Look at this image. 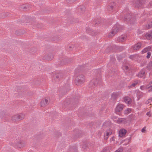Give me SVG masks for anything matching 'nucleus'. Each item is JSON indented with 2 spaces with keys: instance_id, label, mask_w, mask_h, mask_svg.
I'll list each match as a JSON object with an SVG mask.
<instances>
[{
  "instance_id": "393cba45",
  "label": "nucleus",
  "mask_w": 152,
  "mask_h": 152,
  "mask_svg": "<svg viewBox=\"0 0 152 152\" xmlns=\"http://www.w3.org/2000/svg\"><path fill=\"white\" fill-rule=\"evenodd\" d=\"M131 109L130 108H128L126 109L124 111V113L126 114H127L131 113Z\"/></svg>"
},
{
  "instance_id": "6e6552de",
  "label": "nucleus",
  "mask_w": 152,
  "mask_h": 152,
  "mask_svg": "<svg viewBox=\"0 0 152 152\" xmlns=\"http://www.w3.org/2000/svg\"><path fill=\"white\" fill-rule=\"evenodd\" d=\"M121 94V93L119 92H114L111 94V98L114 99H116Z\"/></svg>"
},
{
  "instance_id": "423d86ee",
  "label": "nucleus",
  "mask_w": 152,
  "mask_h": 152,
  "mask_svg": "<svg viewBox=\"0 0 152 152\" xmlns=\"http://www.w3.org/2000/svg\"><path fill=\"white\" fill-rule=\"evenodd\" d=\"M124 105L121 104H119L117 105L115 109V111L116 112H120L122 111L124 108Z\"/></svg>"
},
{
  "instance_id": "b1692460",
  "label": "nucleus",
  "mask_w": 152,
  "mask_h": 152,
  "mask_svg": "<svg viewBox=\"0 0 152 152\" xmlns=\"http://www.w3.org/2000/svg\"><path fill=\"white\" fill-rule=\"evenodd\" d=\"M152 67V61H151L149 62V63L148 64L147 66V68H148V69L150 70L151 69V68Z\"/></svg>"
},
{
  "instance_id": "c85d7f7f",
  "label": "nucleus",
  "mask_w": 152,
  "mask_h": 152,
  "mask_svg": "<svg viewBox=\"0 0 152 152\" xmlns=\"http://www.w3.org/2000/svg\"><path fill=\"white\" fill-rule=\"evenodd\" d=\"M151 27H152V21L149 24H148V26H147V28L148 29H149Z\"/></svg>"
},
{
  "instance_id": "e433bc0d",
  "label": "nucleus",
  "mask_w": 152,
  "mask_h": 152,
  "mask_svg": "<svg viewBox=\"0 0 152 152\" xmlns=\"http://www.w3.org/2000/svg\"><path fill=\"white\" fill-rule=\"evenodd\" d=\"M76 0H68V1H69V2H74Z\"/></svg>"
},
{
  "instance_id": "4c0bfd02",
  "label": "nucleus",
  "mask_w": 152,
  "mask_h": 152,
  "mask_svg": "<svg viewBox=\"0 0 152 152\" xmlns=\"http://www.w3.org/2000/svg\"><path fill=\"white\" fill-rule=\"evenodd\" d=\"M106 149H104L103 150V152H106Z\"/></svg>"
},
{
  "instance_id": "c756f323",
  "label": "nucleus",
  "mask_w": 152,
  "mask_h": 152,
  "mask_svg": "<svg viewBox=\"0 0 152 152\" xmlns=\"http://www.w3.org/2000/svg\"><path fill=\"white\" fill-rule=\"evenodd\" d=\"M123 69L124 70H127L128 69L129 67L128 66H124L123 67Z\"/></svg>"
},
{
  "instance_id": "9d476101",
  "label": "nucleus",
  "mask_w": 152,
  "mask_h": 152,
  "mask_svg": "<svg viewBox=\"0 0 152 152\" xmlns=\"http://www.w3.org/2000/svg\"><path fill=\"white\" fill-rule=\"evenodd\" d=\"M124 101L126 104H129L132 102L131 99L128 97H125L124 98Z\"/></svg>"
},
{
  "instance_id": "dca6fc26",
  "label": "nucleus",
  "mask_w": 152,
  "mask_h": 152,
  "mask_svg": "<svg viewBox=\"0 0 152 152\" xmlns=\"http://www.w3.org/2000/svg\"><path fill=\"white\" fill-rule=\"evenodd\" d=\"M141 47V43H137L133 47V49L134 50H137Z\"/></svg>"
},
{
  "instance_id": "2eb2a0df",
  "label": "nucleus",
  "mask_w": 152,
  "mask_h": 152,
  "mask_svg": "<svg viewBox=\"0 0 152 152\" xmlns=\"http://www.w3.org/2000/svg\"><path fill=\"white\" fill-rule=\"evenodd\" d=\"M129 141L130 139L129 138H127L121 141L120 142V144H121L125 142L124 144L123 145H126L129 144Z\"/></svg>"
},
{
  "instance_id": "a211bd4d",
  "label": "nucleus",
  "mask_w": 152,
  "mask_h": 152,
  "mask_svg": "<svg viewBox=\"0 0 152 152\" xmlns=\"http://www.w3.org/2000/svg\"><path fill=\"white\" fill-rule=\"evenodd\" d=\"M137 95L138 100H139L143 96V93L140 91H137Z\"/></svg>"
},
{
  "instance_id": "20e7f679",
  "label": "nucleus",
  "mask_w": 152,
  "mask_h": 152,
  "mask_svg": "<svg viewBox=\"0 0 152 152\" xmlns=\"http://www.w3.org/2000/svg\"><path fill=\"white\" fill-rule=\"evenodd\" d=\"M120 26L118 25L114 26L113 27V31L111 32V34L113 35L115 34L118 31Z\"/></svg>"
},
{
  "instance_id": "f03ea898",
  "label": "nucleus",
  "mask_w": 152,
  "mask_h": 152,
  "mask_svg": "<svg viewBox=\"0 0 152 152\" xmlns=\"http://www.w3.org/2000/svg\"><path fill=\"white\" fill-rule=\"evenodd\" d=\"M85 80L83 75H81L77 76L75 79V82L77 85H80L83 83Z\"/></svg>"
},
{
  "instance_id": "7ed1b4c3",
  "label": "nucleus",
  "mask_w": 152,
  "mask_h": 152,
  "mask_svg": "<svg viewBox=\"0 0 152 152\" xmlns=\"http://www.w3.org/2000/svg\"><path fill=\"white\" fill-rule=\"evenodd\" d=\"M49 99L48 98H45L42 99L40 103V106L42 107H44L49 104Z\"/></svg>"
},
{
  "instance_id": "4468645a",
  "label": "nucleus",
  "mask_w": 152,
  "mask_h": 152,
  "mask_svg": "<svg viewBox=\"0 0 152 152\" xmlns=\"http://www.w3.org/2000/svg\"><path fill=\"white\" fill-rule=\"evenodd\" d=\"M140 82V80H135L131 85L129 86L128 87L130 88L134 87L137 84H139Z\"/></svg>"
},
{
  "instance_id": "c9c22d12",
  "label": "nucleus",
  "mask_w": 152,
  "mask_h": 152,
  "mask_svg": "<svg viewBox=\"0 0 152 152\" xmlns=\"http://www.w3.org/2000/svg\"><path fill=\"white\" fill-rule=\"evenodd\" d=\"M114 140H115L114 137H113L110 139V142H112V141H114Z\"/></svg>"
},
{
  "instance_id": "cd10ccee",
  "label": "nucleus",
  "mask_w": 152,
  "mask_h": 152,
  "mask_svg": "<svg viewBox=\"0 0 152 152\" xmlns=\"http://www.w3.org/2000/svg\"><path fill=\"white\" fill-rule=\"evenodd\" d=\"M141 90H144L147 88V86L146 87L145 86H141L140 88Z\"/></svg>"
},
{
  "instance_id": "bb28decb",
  "label": "nucleus",
  "mask_w": 152,
  "mask_h": 152,
  "mask_svg": "<svg viewBox=\"0 0 152 152\" xmlns=\"http://www.w3.org/2000/svg\"><path fill=\"white\" fill-rule=\"evenodd\" d=\"M109 122H105L103 124L102 127L103 128H104L106 126H107L109 125Z\"/></svg>"
},
{
  "instance_id": "412c9836",
  "label": "nucleus",
  "mask_w": 152,
  "mask_h": 152,
  "mask_svg": "<svg viewBox=\"0 0 152 152\" xmlns=\"http://www.w3.org/2000/svg\"><path fill=\"white\" fill-rule=\"evenodd\" d=\"M147 88L149 89L148 91L149 92H150L152 91V81L149 83L148 85L147 86Z\"/></svg>"
},
{
  "instance_id": "4be33fe9",
  "label": "nucleus",
  "mask_w": 152,
  "mask_h": 152,
  "mask_svg": "<svg viewBox=\"0 0 152 152\" xmlns=\"http://www.w3.org/2000/svg\"><path fill=\"white\" fill-rule=\"evenodd\" d=\"M12 120L13 121H16L18 120L17 114L14 115L12 118Z\"/></svg>"
},
{
  "instance_id": "f3484780",
  "label": "nucleus",
  "mask_w": 152,
  "mask_h": 152,
  "mask_svg": "<svg viewBox=\"0 0 152 152\" xmlns=\"http://www.w3.org/2000/svg\"><path fill=\"white\" fill-rule=\"evenodd\" d=\"M146 38L148 39H150L152 37V32L151 31H149L145 35Z\"/></svg>"
},
{
  "instance_id": "f8f14e48",
  "label": "nucleus",
  "mask_w": 152,
  "mask_h": 152,
  "mask_svg": "<svg viewBox=\"0 0 152 152\" xmlns=\"http://www.w3.org/2000/svg\"><path fill=\"white\" fill-rule=\"evenodd\" d=\"M145 72V70L144 69H142L139 73L138 76L140 78H142L144 76Z\"/></svg>"
},
{
  "instance_id": "aec40b11",
  "label": "nucleus",
  "mask_w": 152,
  "mask_h": 152,
  "mask_svg": "<svg viewBox=\"0 0 152 152\" xmlns=\"http://www.w3.org/2000/svg\"><path fill=\"white\" fill-rule=\"evenodd\" d=\"M18 116V120H21L23 119L25 117L24 115L22 113L17 114Z\"/></svg>"
},
{
  "instance_id": "ddd939ff",
  "label": "nucleus",
  "mask_w": 152,
  "mask_h": 152,
  "mask_svg": "<svg viewBox=\"0 0 152 152\" xmlns=\"http://www.w3.org/2000/svg\"><path fill=\"white\" fill-rule=\"evenodd\" d=\"M126 121V119L125 118H119L116 121V122L118 124H121L125 123Z\"/></svg>"
},
{
  "instance_id": "6ab92c4d",
  "label": "nucleus",
  "mask_w": 152,
  "mask_h": 152,
  "mask_svg": "<svg viewBox=\"0 0 152 152\" xmlns=\"http://www.w3.org/2000/svg\"><path fill=\"white\" fill-rule=\"evenodd\" d=\"M115 5L114 3H112L111 4H110L108 7L107 9L108 11L112 12L113 8L114 6Z\"/></svg>"
},
{
  "instance_id": "58836bf2",
  "label": "nucleus",
  "mask_w": 152,
  "mask_h": 152,
  "mask_svg": "<svg viewBox=\"0 0 152 152\" xmlns=\"http://www.w3.org/2000/svg\"><path fill=\"white\" fill-rule=\"evenodd\" d=\"M119 56H118V60H119Z\"/></svg>"
},
{
  "instance_id": "2f4dec72",
  "label": "nucleus",
  "mask_w": 152,
  "mask_h": 152,
  "mask_svg": "<svg viewBox=\"0 0 152 152\" xmlns=\"http://www.w3.org/2000/svg\"><path fill=\"white\" fill-rule=\"evenodd\" d=\"M146 127H144L142 129L141 131L142 132H145L146 130Z\"/></svg>"
},
{
  "instance_id": "39448f33",
  "label": "nucleus",
  "mask_w": 152,
  "mask_h": 152,
  "mask_svg": "<svg viewBox=\"0 0 152 152\" xmlns=\"http://www.w3.org/2000/svg\"><path fill=\"white\" fill-rule=\"evenodd\" d=\"M112 133V131L111 129H107L105 133H104V138L105 140H107L109 136Z\"/></svg>"
},
{
  "instance_id": "7c9ffc66",
  "label": "nucleus",
  "mask_w": 152,
  "mask_h": 152,
  "mask_svg": "<svg viewBox=\"0 0 152 152\" xmlns=\"http://www.w3.org/2000/svg\"><path fill=\"white\" fill-rule=\"evenodd\" d=\"M147 55L146 56V57L148 58H149L150 57V56H151V53L150 52H148L147 53Z\"/></svg>"
},
{
  "instance_id": "0eeeda50",
  "label": "nucleus",
  "mask_w": 152,
  "mask_h": 152,
  "mask_svg": "<svg viewBox=\"0 0 152 152\" xmlns=\"http://www.w3.org/2000/svg\"><path fill=\"white\" fill-rule=\"evenodd\" d=\"M126 133V130L124 129H121L119 132V136L120 137H124Z\"/></svg>"
},
{
  "instance_id": "a878e982",
  "label": "nucleus",
  "mask_w": 152,
  "mask_h": 152,
  "mask_svg": "<svg viewBox=\"0 0 152 152\" xmlns=\"http://www.w3.org/2000/svg\"><path fill=\"white\" fill-rule=\"evenodd\" d=\"M150 49V48L149 47H147L145 48H144L142 51V52L143 53H144L147 52Z\"/></svg>"
},
{
  "instance_id": "473e14b6",
  "label": "nucleus",
  "mask_w": 152,
  "mask_h": 152,
  "mask_svg": "<svg viewBox=\"0 0 152 152\" xmlns=\"http://www.w3.org/2000/svg\"><path fill=\"white\" fill-rule=\"evenodd\" d=\"M82 10V13H83L85 11V7L84 6L83 7V8H81Z\"/></svg>"
},
{
  "instance_id": "a19ab883",
  "label": "nucleus",
  "mask_w": 152,
  "mask_h": 152,
  "mask_svg": "<svg viewBox=\"0 0 152 152\" xmlns=\"http://www.w3.org/2000/svg\"><path fill=\"white\" fill-rule=\"evenodd\" d=\"M151 104H150V105H151Z\"/></svg>"
},
{
  "instance_id": "72a5a7b5",
  "label": "nucleus",
  "mask_w": 152,
  "mask_h": 152,
  "mask_svg": "<svg viewBox=\"0 0 152 152\" xmlns=\"http://www.w3.org/2000/svg\"><path fill=\"white\" fill-rule=\"evenodd\" d=\"M122 149H118L115 152H122Z\"/></svg>"
},
{
  "instance_id": "f704fd0d",
  "label": "nucleus",
  "mask_w": 152,
  "mask_h": 152,
  "mask_svg": "<svg viewBox=\"0 0 152 152\" xmlns=\"http://www.w3.org/2000/svg\"><path fill=\"white\" fill-rule=\"evenodd\" d=\"M146 115H148V116L149 117H150L151 116V114L150 113V112H148L147 113H146Z\"/></svg>"
},
{
  "instance_id": "f257e3e1",
  "label": "nucleus",
  "mask_w": 152,
  "mask_h": 152,
  "mask_svg": "<svg viewBox=\"0 0 152 152\" xmlns=\"http://www.w3.org/2000/svg\"><path fill=\"white\" fill-rule=\"evenodd\" d=\"M15 148H21L25 145V143L19 139L16 140L15 141V143L13 145Z\"/></svg>"
},
{
  "instance_id": "1a4fd4ad",
  "label": "nucleus",
  "mask_w": 152,
  "mask_h": 152,
  "mask_svg": "<svg viewBox=\"0 0 152 152\" xmlns=\"http://www.w3.org/2000/svg\"><path fill=\"white\" fill-rule=\"evenodd\" d=\"M126 37L125 35H121L117 38V40L119 42H123L125 40Z\"/></svg>"
},
{
  "instance_id": "9b49d317",
  "label": "nucleus",
  "mask_w": 152,
  "mask_h": 152,
  "mask_svg": "<svg viewBox=\"0 0 152 152\" xmlns=\"http://www.w3.org/2000/svg\"><path fill=\"white\" fill-rule=\"evenodd\" d=\"M140 57V56L138 54L131 55L129 57L130 59L133 60H136Z\"/></svg>"
},
{
  "instance_id": "ea45409f",
  "label": "nucleus",
  "mask_w": 152,
  "mask_h": 152,
  "mask_svg": "<svg viewBox=\"0 0 152 152\" xmlns=\"http://www.w3.org/2000/svg\"><path fill=\"white\" fill-rule=\"evenodd\" d=\"M151 107V106H150V107H149V108H150V107Z\"/></svg>"
},
{
  "instance_id": "5701e85b",
  "label": "nucleus",
  "mask_w": 152,
  "mask_h": 152,
  "mask_svg": "<svg viewBox=\"0 0 152 152\" xmlns=\"http://www.w3.org/2000/svg\"><path fill=\"white\" fill-rule=\"evenodd\" d=\"M152 102V97H151L148 98L147 100L145 101V104H148L151 103Z\"/></svg>"
}]
</instances>
